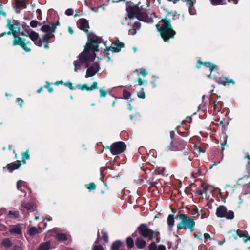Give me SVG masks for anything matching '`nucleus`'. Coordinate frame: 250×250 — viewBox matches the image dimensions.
I'll use <instances>...</instances> for the list:
<instances>
[{"label":"nucleus","mask_w":250,"mask_h":250,"mask_svg":"<svg viewBox=\"0 0 250 250\" xmlns=\"http://www.w3.org/2000/svg\"><path fill=\"white\" fill-rule=\"evenodd\" d=\"M201 235H202L201 233H199V235H197L196 233H194V237L197 239H200V237L201 236Z\"/></svg>","instance_id":"e2e57ef3"},{"label":"nucleus","mask_w":250,"mask_h":250,"mask_svg":"<svg viewBox=\"0 0 250 250\" xmlns=\"http://www.w3.org/2000/svg\"><path fill=\"white\" fill-rule=\"evenodd\" d=\"M68 32H69L70 34H73V29H72L71 27H69L68 28Z\"/></svg>","instance_id":"0e129e2a"},{"label":"nucleus","mask_w":250,"mask_h":250,"mask_svg":"<svg viewBox=\"0 0 250 250\" xmlns=\"http://www.w3.org/2000/svg\"><path fill=\"white\" fill-rule=\"evenodd\" d=\"M149 250H156V245L154 242L151 243L149 247Z\"/></svg>","instance_id":"58836bf2"},{"label":"nucleus","mask_w":250,"mask_h":250,"mask_svg":"<svg viewBox=\"0 0 250 250\" xmlns=\"http://www.w3.org/2000/svg\"><path fill=\"white\" fill-rule=\"evenodd\" d=\"M138 84L139 85H142L143 84L144 82L142 80L141 78H139L138 80Z\"/></svg>","instance_id":"bf43d9fd"},{"label":"nucleus","mask_w":250,"mask_h":250,"mask_svg":"<svg viewBox=\"0 0 250 250\" xmlns=\"http://www.w3.org/2000/svg\"><path fill=\"white\" fill-rule=\"evenodd\" d=\"M174 216L173 215L170 214L168 216L167 223L169 227H172L174 225Z\"/></svg>","instance_id":"a878e982"},{"label":"nucleus","mask_w":250,"mask_h":250,"mask_svg":"<svg viewBox=\"0 0 250 250\" xmlns=\"http://www.w3.org/2000/svg\"><path fill=\"white\" fill-rule=\"evenodd\" d=\"M139 231L143 237H148L150 240L153 239L154 235H158V232H154L144 225H141L139 227Z\"/></svg>","instance_id":"6e6552de"},{"label":"nucleus","mask_w":250,"mask_h":250,"mask_svg":"<svg viewBox=\"0 0 250 250\" xmlns=\"http://www.w3.org/2000/svg\"><path fill=\"white\" fill-rule=\"evenodd\" d=\"M189 14L191 15H194L196 14V11L194 8L189 9Z\"/></svg>","instance_id":"864d4df0"},{"label":"nucleus","mask_w":250,"mask_h":250,"mask_svg":"<svg viewBox=\"0 0 250 250\" xmlns=\"http://www.w3.org/2000/svg\"><path fill=\"white\" fill-rule=\"evenodd\" d=\"M206 189L205 188H204L203 190H200L198 191V193L199 195H203L204 193L206 192Z\"/></svg>","instance_id":"5fc2aeb1"},{"label":"nucleus","mask_w":250,"mask_h":250,"mask_svg":"<svg viewBox=\"0 0 250 250\" xmlns=\"http://www.w3.org/2000/svg\"><path fill=\"white\" fill-rule=\"evenodd\" d=\"M204 238L205 240H207L208 239H209V240H211L212 239L211 236L208 233H205L204 234Z\"/></svg>","instance_id":"8fccbe9b"},{"label":"nucleus","mask_w":250,"mask_h":250,"mask_svg":"<svg viewBox=\"0 0 250 250\" xmlns=\"http://www.w3.org/2000/svg\"><path fill=\"white\" fill-rule=\"evenodd\" d=\"M41 232V228L39 227L36 228L35 227H32L30 228L29 229V234L32 236L34 237L37 234L40 233Z\"/></svg>","instance_id":"aec40b11"},{"label":"nucleus","mask_w":250,"mask_h":250,"mask_svg":"<svg viewBox=\"0 0 250 250\" xmlns=\"http://www.w3.org/2000/svg\"><path fill=\"white\" fill-rule=\"evenodd\" d=\"M7 27L10 30V31L7 33V34H12L14 37L13 41V45H19L21 46L26 52H30V48L28 45L31 44L30 41L25 42V40L23 38L19 37L17 34L20 32V28L19 27L17 22L15 20L11 21L10 20H7Z\"/></svg>","instance_id":"f03ea898"},{"label":"nucleus","mask_w":250,"mask_h":250,"mask_svg":"<svg viewBox=\"0 0 250 250\" xmlns=\"http://www.w3.org/2000/svg\"><path fill=\"white\" fill-rule=\"evenodd\" d=\"M196 214H198V209L197 208H193L192 210L191 214L193 216H194Z\"/></svg>","instance_id":"6e6d98bb"},{"label":"nucleus","mask_w":250,"mask_h":250,"mask_svg":"<svg viewBox=\"0 0 250 250\" xmlns=\"http://www.w3.org/2000/svg\"><path fill=\"white\" fill-rule=\"evenodd\" d=\"M102 238L103 239V240L105 242H108V235H107V233L104 231H103L102 232Z\"/></svg>","instance_id":"4c0bfd02"},{"label":"nucleus","mask_w":250,"mask_h":250,"mask_svg":"<svg viewBox=\"0 0 250 250\" xmlns=\"http://www.w3.org/2000/svg\"><path fill=\"white\" fill-rule=\"evenodd\" d=\"M79 24L80 28L87 33L89 28L88 21L84 19H81L79 20Z\"/></svg>","instance_id":"dca6fc26"},{"label":"nucleus","mask_w":250,"mask_h":250,"mask_svg":"<svg viewBox=\"0 0 250 250\" xmlns=\"http://www.w3.org/2000/svg\"><path fill=\"white\" fill-rule=\"evenodd\" d=\"M163 22L162 26L159 29V25H156V27L158 31H160L161 37L165 42H167L170 38H173L175 32L172 29L169 21L163 20Z\"/></svg>","instance_id":"20e7f679"},{"label":"nucleus","mask_w":250,"mask_h":250,"mask_svg":"<svg viewBox=\"0 0 250 250\" xmlns=\"http://www.w3.org/2000/svg\"><path fill=\"white\" fill-rule=\"evenodd\" d=\"M127 11L128 13V17L129 19L136 18L139 21H144L147 23L152 22L153 21V18L156 17V14L154 12H153L151 14L150 17H148V16L145 13L142 12L141 9L138 5H134L132 6L128 7L127 8Z\"/></svg>","instance_id":"7ed1b4c3"},{"label":"nucleus","mask_w":250,"mask_h":250,"mask_svg":"<svg viewBox=\"0 0 250 250\" xmlns=\"http://www.w3.org/2000/svg\"><path fill=\"white\" fill-rule=\"evenodd\" d=\"M216 82L218 84H221L224 86H225L227 83H228V84H229L230 83H232V84H235V82L232 79H229L228 78L226 77L222 78L220 80H216Z\"/></svg>","instance_id":"f3484780"},{"label":"nucleus","mask_w":250,"mask_h":250,"mask_svg":"<svg viewBox=\"0 0 250 250\" xmlns=\"http://www.w3.org/2000/svg\"><path fill=\"white\" fill-rule=\"evenodd\" d=\"M101 42V39L100 37L92 34L88 35V41L83 52L80 54L79 59L74 62L75 72H77L81 66L87 61H93L95 59V52L98 51V44Z\"/></svg>","instance_id":"f257e3e1"},{"label":"nucleus","mask_w":250,"mask_h":250,"mask_svg":"<svg viewBox=\"0 0 250 250\" xmlns=\"http://www.w3.org/2000/svg\"><path fill=\"white\" fill-rule=\"evenodd\" d=\"M121 245V242L119 241H115L112 246V250H119Z\"/></svg>","instance_id":"72a5a7b5"},{"label":"nucleus","mask_w":250,"mask_h":250,"mask_svg":"<svg viewBox=\"0 0 250 250\" xmlns=\"http://www.w3.org/2000/svg\"><path fill=\"white\" fill-rule=\"evenodd\" d=\"M85 187L89 190H94L96 188V185L94 183H90L89 184H86Z\"/></svg>","instance_id":"f704fd0d"},{"label":"nucleus","mask_w":250,"mask_h":250,"mask_svg":"<svg viewBox=\"0 0 250 250\" xmlns=\"http://www.w3.org/2000/svg\"><path fill=\"white\" fill-rule=\"evenodd\" d=\"M100 96L103 97H105L107 94V92L105 90H103L102 89H101L100 90Z\"/></svg>","instance_id":"c03bdc74"},{"label":"nucleus","mask_w":250,"mask_h":250,"mask_svg":"<svg viewBox=\"0 0 250 250\" xmlns=\"http://www.w3.org/2000/svg\"><path fill=\"white\" fill-rule=\"evenodd\" d=\"M232 1L234 4H237L238 2V0H229V2Z\"/></svg>","instance_id":"69168bd1"},{"label":"nucleus","mask_w":250,"mask_h":250,"mask_svg":"<svg viewBox=\"0 0 250 250\" xmlns=\"http://www.w3.org/2000/svg\"><path fill=\"white\" fill-rule=\"evenodd\" d=\"M184 144L183 143L182 146H179V147H178L177 148L173 149L172 150H181L183 148V146H184Z\"/></svg>","instance_id":"052dcab7"},{"label":"nucleus","mask_w":250,"mask_h":250,"mask_svg":"<svg viewBox=\"0 0 250 250\" xmlns=\"http://www.w3.org/2000/svg\"><path fill=\"white\" fill-rule=\"evenodd\" d=\"M99 7H91V10L95 12H97L98 11Z\"/></svg>","instance_id":"13d9d810"},{"label":"nucleus","mask_w":250,"mask_h":250,"mask_svg":"<svg viewBox=\"0 0 250 250\" xmlns=\"http://www.w3.org/2000/svg\"><path fill=\"white\" fill-rule=\"evenodd\" d=\"M28 152H29V151H28V150H27L25 152H22L21 153V155H22V162L24 164L26 163V161H25L26 159L28 160L30 158V156H29V155L28 154Z\"/></svg>","instance_id":"c85d7f7f"},{"label":"nucleus","mask_w":250,"mask_h":250,"mask_svg":"<svg viewBox=\"0 0 250 250\" xmlns=\"http://www.w3.org/2000/svg\"><path fill=\"white\" fill-rule=\"evenodd\" d=\"M63 82L62 80L61 81H58L55 83V84L57 85H58L59 84H62L63 83Z\"/></svg>","instance_id":"680f3d73"},{"label":"nucleus","mask_w":250,"mask_h":250,"mask_svg":"<svg viewBox=\"0 0 250 250\" xmlns=\"http://www.w3.org/2000/svg\"><path fill=\"white\" fill-rule=\"evenodd\" d=\"M100 69V67L98 63L93 64L87 69L85 77L88 78L94 76Z\"/></svg>","instance_id":"1a4fd4ad"},{"label":"nucleus","mask_w":250,"mask_h":250,"mask_svg":"<svg viewBox=\"0 0 250 250\" xmlns=\"http://www.w3.org/2000/svg\"><path fill=\"white\" fill-rule=\"evenodd\" d=\"M56 25L54 24L49 25H44L41 28V30L46 33H53L55 29Z\"/></svg>","instance_id":"9b49d317"},{"label":"nucleus","mask_w":250,"mask_h":250,"mask_svg":"<svg viewBox=\"0 0 250 250\" xmlns=\"http://www.w3.org/2000/svg\"><path fill=\"white\" fill-rule=\"evenodd\" d=\"M17 100V101H18V102L19 103V104L20 105V106L21 107L22 105V104L23 103V101L20 98H18Z\"/></svg>","instance_id":"603ef678"},{"label":"nucleus","mask_w":250,"mask_h":250,"mask_svg":"<svg viewBox=\"0 0 250 250\" xmlns=\"http://www.w3.org/2000/svg\"><path fill=\"white\" fill-rule=\"evenodd\" d=\"M49 243L47 242L41 244L38 250H49Z\"/></svg>","instance_id":"cd10ccee"},{"label":"nucleus","mask_w":250,"mask_h":250,"mask_svg":"<svg viewBox=\"0 0 250 250\" xmlns=\"http://www.w3.org/2000/svg\"><path fill=\"white\" fill-rule=\"evenodd\" d=\"M9 231L11 233L15 234H21V229L16 226L12 227Z\"/></svg>","instance_id":"b1692460"},{"label":"nucleus","mask_w":250,"mask_h":250,"mask_svg":"<svg viewBox=\"0 0 250 250\" xmlns=\"http://www.w3.org/2000/svg\"><path fill=\"white\" fill-rule=\"evenodd\" d=\"M237 236H239L240 237H243V240L245 243L247 242L248 240H250V236L249 237H246L245 234L243 233V232L240 230H238L235 233V236H234V238L235 239H237Z\"/></svg>","instance_id":"412c9836"},{"label":"nucleus","mask_w":250,"mask_h":250,"mask_svg":"<svg viewBox=\"0 0 250 250\" xmlns=\"http://www.w3.org/2000/svg\"><path fill=\"white\" fill-rule=\"evenodd\" d=\"M131 94L128 91L124 90L123 91V97L125 99L128 100L130 98Z\"/></svg>","instance_id":"c9c22d12"},{"label":"nucleus","mask_w":250,"mask_h":250,"mask_svg":"<svg viewBox=\"0 0 250 250\" xmlns=\"http://www.w3.org/2000/svg\"><path fill=\"white\" fill-rule=\"evenodd\" d=\"M9 215H13L16 217H18L19 216V212L17 211H10L9 212Z\"/></svg>","instance_id":"79ce46f5"},{"label":"nucleus","mask_w":250,"mask_h":250,"mask_svg":"<svg viewBox=\"0 0 250 250\" xmlns=\"http://www.w3.org/2000/svg\"><path fill=\"white\" fill-rule=\"evenodd\" d=\"M2 245L6 248H9L11 246L12 244L9 239L6 238L2 241Z\"/></svg>","instance_id":"7c9ffc66"},{"label":"nucleus","mask_w":250,"mask_h":250,"mask_svg":"<svg viewBox=\"0 0 250 250\" xmlns=\"http://www.w3.org/2000/svg\"><path fill=\"white\" fill-rule=\"evenodd\" d=\"M135 244L139 249H143L145 247L146 242L143 239L138 238L136 240Z\"/></svg>","instance_id":"4be33fe9"},{"label":"nucleus","mask_w":250,"mask_h":250,"mask_svg":"<svg viewBox=\"0 0 250 250\" xmlns=\"http://www.w3.org/2000/svg\"><path fill=\"white\" fill-rule=\"evenodd\" d=\"M216 214L218 217H224L227 219H232L234 217V212L231 210L228 211L224 206H220L217 208Z\"/></svg>","instance_id":"423d86ee"},{"label":"nucleus","mask_w":250,"mask_h":250,"mask_svg":"<svg viewBox=\"0 0 250 250\" xmlns=\"http://www.w3.org/2000/svg\"><path fill=\"white\" fill-rule=\"evenodd\" d=\"M17 8H26V3L25 0H15Z\"/></svg>","instance_id":"393cba45"},{"label":"nucleus","mask_w":250,"mask_h":250,"mask_svg":"<svg viewBox=\"0 0 250 250\" xmlns=\"http://www.w3.org/2000/svg\"><path fill=\"white\" fill-rule=\"evenodd\" d=\"M123 46L124 44L122 43H113L111 44V46L107 49V50H110L114 52H117L120 51Z\"/></svg>","instance_id":"4468645a"},{"label":"nucleus","mask_w":250,"mask_h":250,"mask_svg":"<svg viewBox=\"0 0 250 250\" xmlns=\"http://www.w3.org/2000/svg\"><path fill=\"white\" fill-rule=\"evenodd\" d=\"M210 2L212 5H218L222 3L221 0H210Z\"/></svg>","instance_id":"a19ab883"},{"label":"nucleus","mask_w":250,"mask_h":250,"mask_svg":"<svg viewBox=\"0 0 250 250\" xmlns=\"http://www.w3.org/2000/svg\"><path fill=\"white\" fill-rule=\"evenodd\" d=\"M140 23L139 22H135L134 23L133 25V29H130L129 31L132 35H134L136 32V31L139 30L140 28Z\"/></svg>","instance_id":"5701e85b"},{"label":"nucleus","mask_w":250,"mask_h":250,"mask_svg":"<svg viewBox=\"0 0 250 250\" xmlns=\"http://www.w3.org/2000/svg\"><path fill=\"white\" fill-rule=\"evenodd\" d=\"M54 37V35L52 33H46L44 34V35L42 37V43L43 42L45 43L44 45V48L45 49H48L49 46L47 45L48 44V41Z\"/></svg>","instance_id":"2eb2a0df"},{"label":"nucleus","mask_w":250,"mask_h":250,"mask_svg":"<svg viewBox=\"0 0 250 250\" xmlns=\"http://www.w3.org/2000/svg\"><path fill=\"white\" fill-rule=\"evenodd\" d=\"M140 74L143 76H146L147 74V72L146 70H141L140 72Z\"/></svg>","instance_id":"3c124183"},{"label":"nucleus","mask_w":250,"mask_h":250,"mask_svg":"<svg viewBox=\"0 0 250 250\" xmlns=\"http://www.w3.org/2000/svg\"><path fill=\"white\" fill-rule=\"evenodd\" d=\"M126 244L128 248H131L134 246V241L130 237H128L126 239Z\"/></svg>","instance_id":"473e14b6"},{"label":"nucleus","mask_w":250,"mask_h":250,"mask_svg":"<svg viewBox=\"0 0 250 250\" xmlns=\"http://www.w3.org/2000/svg\"><path fill=\"white\" fill-rule=\"evenodd\" d=\"M158 250H166L165 246L161 245L158 246Z\"/></svg>","instance_id":"4d7b16f0"},{"label":"nucleus","mask_w":250,"mask_h":250,"mask_svg":"<svg viewBox=\"0 0 250 250\" xmlns=\"http://www.w3.org/2000/svg\"><path fill=\"white\" fill-rule=\"evenodd\" d=\"M65 14L67 16H71L73 14V10L71 8L67 9L65 12Z\"/></svg>","instance_id":"ea45409f"},{"label":"nucleus","mask_w":250,"mask_h":250,"mask_svg":"<svg viewBox=\"0 0 250 250\" xmlns=\"http://www.w3.org/2000/svg\"><path fill=\"white\" fill-rule=\"evenodd\" d=\"M110 149L113 155H118L122 153L126 149V145L122 142H117L111 145Z\"/></svg>","instance_id":"0eeeda50"},{"label":"nucleus","mask_w":250,"mask_h":250,"mask_svg":"<svg viewBox=\"0 0 250 250\" xmlns=\"http://www.w3.org/2000/svg\"><path fill=\"white\" fill-rule=\"evenodd\" d=\"M21 207L28 211H33L34 210V206L31 203L22 202L21 203Z\"/></svg>","instance_id":"6ab92c4d"},{"label":"nucleus","mask_w":250,"mask_h":250,"mask_svg":"<svg viewBox=\"0 0 250 250\" xmlns=\"http://www.w3.org/2000/svg\"><path fill=\"white\" fill-rule=\"evenodd\" d=\"M13 250H21V247H15L14 248Z\"/></svg>","instance_id":"774afa93"},{"label":"nucleus","mask_w":250,"mask_h":250,"mask_svg":"<svg viewBox=\"0 0 250 250\" xmlns=\"http://www.w3.org/2000/svg\"><path fill=\"white\" fill-rule=\"evenodd\" d=\"M185 1H186V4L189 7L193 6V2L191 0H184Z\"/></svg>","instance_id":"37998d69"},{"label":"nucleus","mask_w":250,"mask_h":250,"mask_svg":"<svg viewBox=\"0 0 250 250\" xmlns=\"http://www.w3.org/2000/svg\"><path fill=\"white\" fill-rule=\"evenodd\" d=\"M65 85L66 86L68 87L71 90H73L74 89L73 86V85H72V83L70 82H67L65 83Z\"/></svg>","instance_id":"49530a36"},{"label":"nucleus","mask_w":250,"mask_h":250,"mask_svg":"<svg viewBox=\"0 0 250 250\" xmlns=\"http://www.w3.org/2000/svg\"><path fill=\"white\" fill-rule=\"evenodd\" d=\"M46 87L47 88L48 91L50 93L52 92L53 90L52 87H50L49 86H46Z\"/></svg>","instance_id":"338daca9"},{"label":"nucleus","mask_w":250,"mask_h":250,"mask_svg":"<svg viewBox=\"0 0 250 250\" xmlns=\"http://www.w3.org/2000/svg\"><path fill=\"white\" fill-rule=\"evenodd\" d=\"M177 217L181 220V222L177 226L178 229H181L183 228L185 229H189L191 232L195 229V222L191 217L188 218L184 214H179Z\"/></svg>","instance_id":"39448f33"},{"label":"nucleus","mask_w":250,"mask_h":250,"mask_svg":"<svg viewBox=\"0 0 250 250\" xmlns=\"http://www.w3.org/2000/svg\"><path fill=\"white\" fill-rule=\"evenodd\" d=\"M51 232L54 233L55 235L54 237L58 241H65L68 239V236L64 233H58L57 229L54 228L51 230Z\"/></svg>","instance_id":"f8f14e48"},{"label":"nucleus","mask_w":250,"mask_h":250,"mask_svg":"<svg viewBox=\"0 0 250 250\" xmlns=\"http://www.w3.org/2000/svg\"><path fill=\"white\" fill-rule=\"evenodd\" d=\"M204 65L205 66L208 67L209 68L210 73H211L213 70L217 69V66L216 65L211 64L209 62H205Z\"/></svg>","instance_id":"c756f323"},{"label":"nucleus","mask_w":250,"mask_h":250,"mask_svg":"<svg viewBox=\"0 0 250 250\" xmlns=\"http://www.w3.org/2000/svg\"><path fill=\"white\" fill-rule=\"evenodd\" d=\"M199 170L198 169H197L194 171L192 172V176L194 177H196L199 175Z\"/></svg>","instance_id":"09e8293b"},{"label":"nucleus","mask_w":250,"mask_h":250,"mask_svg":"<svg viewBox=\"0 0 250 250\" xmlns=\"http://www.w3.org/2000/svg\"><path fill=\"white\" fill-rule=\"evenodd\" d=\"M78 87L82 90H87V91H91L93 89H96L97 88V83L96 82H94L93 83V84L91 86H88L87 85H79Z\"/></svg>","instance_id":"a211bd4d"},{"label":"nucleus","mask_w":250,"mask_h":250,"mask_svg":"<svg viewBox=\"0 0 250 250\" xmlns=\"http://www.w3.org/2000/svg\"><path fill=\"white\" fill-rule=\"evenodd\" d=\"M28 36L34 42L35 44L39 46H42V40L39 38V36L37 33L32 31L28 33Z\"/></svg>","instance_id":"9d476101"},{"label":"nucleus","mask_w":250,"mask_h":250,"mask_svg":"<svg viewBox=\"0 0 250 250\" xmlns=\"http://www.w3.org/2000/svg\"><path fill=\"white\" fill-rule=\"evenodd\" d=\"M21 165V162L17 160L13 163L8 164L6 166V167L10 172H12L14 170L18 169L20 167Z\"/></svg>","instance_id":"ddd939ff"},{"label":"nucleus","mask_w":250,"mask_h":250,"mask_svg":"<svg viewBox=\"0 0 250 250\" xmlns=\"http://www.w3.org/2000/svg\"><path fill=\"white\" fill-rule=\"evenodd\" d=\"M93 250H104L101 246L95 245L93 247Z\"/></svg>","instance_id":"de8ad7c7"},{"label":"nucleus","mask_w":250,"mask_h":250,"mask_svg":"<svg viewBox=\"0 0 250 250\" xmlns=\"http://www.w3.org/2000/svg\"><path fill=\"white\" fill-rule=\"evenodd\" d=\"M30 24L32 27L35 28V27H37V26L38 21H36L33 20L30 22Z\"/></svg>","instance_id":"a18cd8bd"},{"label":"nucleus","mask_w":250,"mask_h":250,"mask_svg":"<svg viewBox=\"0 0 250 250\" xmlns=\"http://www.w3.org/2000/svg\"><path fill=\"white\" fill-rule=\"evenodd\" d=\"M137 96L140 98L144 99L145 98V93L143 88L137 93Z\"/></svg>","instance_id":"e433bc0d"},{"label":"nucleus","mask_w":250,"mask_h":250,"mask_svg":"<svg viewBox=\"0 0 250 250\" xmlns=\"http://www.w3.org/2000/svg\"><path fill=\"white\" fill-rule=\"evenodd\" d=\"M212 106L215 111L219 112L221 108V104L219 102L214 101L212 104Z\"/></svg>","instance_id":"bb28decb"},{"label":"nucleus","mask_w":250,"mask_h":250,"mask_svg":"<svg viewBox=\"0 0 250 250\" xmlns=\"http://www.w3.org/2000/svg\"><path fill=\"white\" fill-rule=\"evenodd\" d=\"M25 182L22 180H19L17 183V188L18 190L22 191V187H24Z\"/></svg>","instance_id":"2f4dec72"}]
</instances>
